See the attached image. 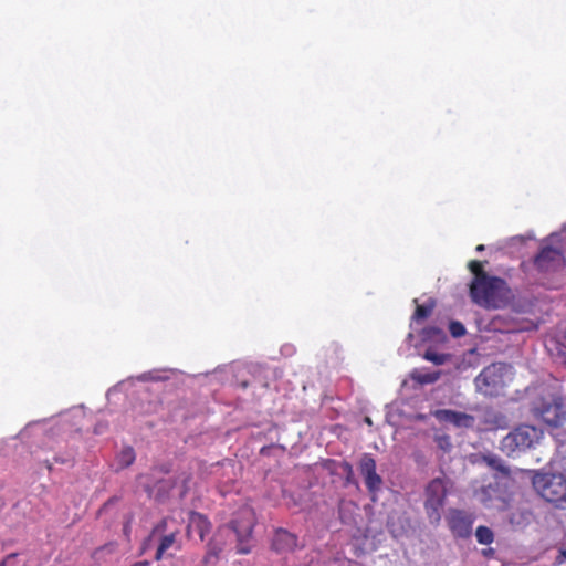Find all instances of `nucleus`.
<instances>
[{
  "mask_svg": "<svg viewBox=\"0 0 566 566\" xmlns=\"http://www.w3.org/2000/svg\"><path fill=\"white\" fill-rule=\"evenodd\" d=\"M168 520L165 517L160 520L153 528L151 534L145 541L144 545H147L157 533H164L167 528Z\"/></svg>",
  "mask_w": 566,
  "mask_h": 566,
  "instance_id": "obj_26",
  "label": "nucleus"
},
{
  "mask_svg": "<svg viewBox=\"0 0 566 566\" xmlns=\"http://www.w3.org/2000/svg\"><path fill=\"white\" fill-rule=\"evenodd\" d=\"M211 525L208 518L201 513H191L188 530H193L203 541L205 536L210 532Z\"/></svg>",
  "mask_w": 566,
  "mask_h": 566,
  "instance_id": "obj_14",
  "label": "nucleus"
},
{
  "mask_svg": "<svg viewBox=\"0 0 566 566\" xmlns=\"http://www.w3.org/2000/svg\"><path fill=\"white\" fill-rule=\"evenodd\" d=\"M15 556H17L15 554H10V555H8V556H7V557H6V558L0 563V566H10V563H11L12 560H14Z\"/></svg>",
  "mask_w": 566,
  "mask_h": 566,
  "instance_id": "obj_30",
  "label": "nucleus"
},
{
  "mask_svg": "<svg viewBox=\"0 0 566 566\" xmlns=\"http://www.w3.org/2000/svg\"><path fill=\"white\" fill-rule=\"evenodd\" d=\"M44 463H45L46 469L49 471H51L52 470V463L50 461H48V460Z\"/></svg>",
  "mask_w": 566,
  "mask_h": 566,
  "instance_id": "obj_34",
  "label": "nucleus"
},
{
  "mask_svg": "<svg viewBox=\"0 0 566 566\" xmlns=\"http://www.w3.org/2000/svg\"><path fill=\"white\" fill-rule=\"evenodd\" d=\"M440 376V371H423L421 369H413L410 373V378L420 385L433 384L439 380Z\"/></svg>",
  "mask_w": 566,
  "mask_h": 566,
  "instance_id": "obj_17",
  "label": "nucleus"
},
{
  "mask_svg": "<svg viewBox=\"0 0 566 566\" xmlns=\"http://www.w3.org/2000/svg\"><path fill=\"white\" fill-rule=\"evenodd\" d=\"M565 265L563 252L556 248L543 247L534 258V266L539 272H552Z\"/></svg>",
  "mask_w": 566,
  "mask_h": 566,
  "instance_id": "obj_9",
  "label": "nucleus"
},
{
  "mask_svg": "<svg viewBox=\"0 0 566 566\" xmlns=\"http://www.w3.org/2000/svg\"><path fill=\"white\" fill-rule=\"evenodd\" d=\"M468 269L473 274L470 283V296L476 305L488 310H497L510 304L513 294L505 280L489 275L483 269V262L478 260L470 261Z\"/></svg>",
  "mask_w": 566,
  "mask_h": 566,
  "instance_id": "obj_1",
  "label": "nucleus"
},
{
  "mask_svg": "<svg viewBox=\"0 0 566 566\" xmlns=\"http://www.w3.org/2000/svg\"><path fill=\"white\" fill-rule=\"evenodd\" d=\"M297 547V536L284 528L275 531L272 548L277 553L293 552Z\"/></svg>",
  "mask_w": 566,
  "mask_h": 566,
  "instance_id": "obj_12",
  "label": "nucleus"
},
{
  "mask_svg": "<svg viewBox=\"0 0 566 566\" xmlns=\"http://www.w3.org/2000/svg\"><path fill=\"white\" fill-rule=\"evenodd\" d=\"M339 468L345 474V483L346 484H355L357 485V480L355 479L353 465L348 461H342L339 463Z\"/></svg>",
  "mask_w": 566,
  "mask_h": 566,
  "instance_id": "obj_23",
  "label": "nucleus"
},
{
  "mask_svg": "<svg viewBox=\"0 0 566 566\" xmlns=\"http://www.w3.org/2000/svg\"><path fill=\"white\" fill-rule=\"evenodd\" d=\"M437 442H438L439 448H441L444 451H450L452 448L450 437L447 434L438 437Z\"/></svg>",
  "mask_w": 566,
  "mask_h": 566,
  "instance_id": "obj_27",
  "label": "nucleus"
},
{
  "mask_svg": "<svg viewBox=\"0 0 566 566\" xmlns=\"http://www.w3.org/2000/svg\"><path fill=\"white\" fill-rule=\"evenodd\" d=\"M475 516L460 509H450L446 516V521L453 537L467 539L472 534Z\"/></svg>",
  "mask_w": 566,
  "mask_h": 566,
  "instance_id": "obj_8",
  "label": "nucleus"
},
{
  "mask_svg": "<svg viewBox=\"0 0 566 566\" xmlns=\"http://www.w3.org/2000/svg\"><path fill=\"white\" fill-rule=\"evenodd\" d=\"M376 461L370 453H364L358 463L360 474L364 476L365 485L373 495L380 491L382 478L376 471Z\"/></svg>",
  "mask_w": 566,
  "mask_h": 566,
  "instance_id": "obj_10",
  "label": "nucleus"
},
{
  "mask_svg": "<svg viewBox=\"0 0 566 566\" xmlns=\"http://www.w3.org/2000/svg\"><path fill=\"white\" fill-rule=\"evenodd\" d=\"M423 358L429 361H432L436 365H442L446 363L447 359L444 354H439L431 350H427L423 355Z\"/></svg>",
  "mask_w": 566,
  "mask_h": 566,
  "instance_id": "obj_24",
  "label": "nucleus"
},
{
  "mask_svg": "<svg viewBox=\"0 0 566 566\" xmlns=\"http://www.w3.org/2000/svg\"><path fill=\"white\" fill-rule=\"evenodd\" d=\"M177 535H178V532H171L170 534L164 535L160 538V542H159V545L157 547V552L155 555L156 560H160L164 557L165 553L170 547H172V545L176 543Z\"/></svg>",
  "mask_w": 566,
  "mask_h": 566,
  "instance_id": "obj_18",
  "label": "nucleus"
},
{
  "mask_svg": "<svg viewBox=\"0 0 566 566\" xmlns=\"http://www.w3.org/2000/svg\"><path fill=\"white\" fill-rule=\"evenodd\" d=\"M449 332L453 337H461L465 334V327L458 321H452L449 324Z\"/></svg>",
  "mask_w": 566,
  "mask_h": 566,
  "instance_id": "obj_25",
  "label": "nucleus"
},
{
  "mask_svg": "<svg viewBox=\"0 0 566 566\" xmlns=\"http://www.w3.org/2000/svg\"><path fill=\"white\" fill-rule=\"evenodd\" d=\"M240 386H241L243 389H245V388H248V387H249V382H248V381H245V380H244V381H241V382H240Z\"/></svg>",
  "mask_w": 566,
  "mask_h": 566,
  "instance_id": "obj_33",
  "label": "nucleus"
},
{
  "mask_svg": "<svg viewBox=\"0 0 566 566\" xmlns=\"http://www.w3.org/2000/svg\"><path fill=\"white\" fill-rule=\"evenodd\" d=\"M54 462L60 464H73L74 460L72 457H54Z\"/></svg>",
  "mask_w": 566,
  "mask_h": 566,
  "instance_id": "obj_28",
  "label": "nucleus"
},
{
  "mask_svg": "<svg viewBox=\"0 0 566 566\" xmlns=\"http://www.w3.org/2000/svg\"><path fill=\"white\" fill-rule=\"evenodd\" d=\"M543 437V431L534 426L522 424L509 432L501 441V450L509 457H515L534 448Z\"/></svg>",
  "mask_w": 566,
  "mask_h": 566,
  "instance_id": "obj_3",
  "label": "nucleus"
},
{
  "mask_svg": "<svg viewBox=\"0 0 566 566\" xmlns=\"http://www.w3.org/2000/svg\"><path fill=\"white\" fill-rule=\"evenodd\" d=\"M130 566H148V562H137V563H134Z\"/></svg>",
  "mask_w": 566,
  "mask_h": 566,
  "instance_id": "obj_32",
  "label": "nucleus"
},
{
  "mask_svg": "<svg viewBox=\"0 0 566 566\" xmlns=\"http://www.w3.org/2000/svg\"><path fill=\"white\" fill-rule=\"evenodd\" d=\"M475 250H476L478 252L484 251V245H483V244H479V245L475 248Z\"/></svg>",
  "mask_w": 566,
  "mask_h": 566,
  "instance_id": "obj_35",
  "label": "nucleus"
},
{
  "mask_svg": "<svg viewBox=\"0 0 566 566\" xmlns=\"http://www.w3.org/2000/svg\"><path fill=\"white\" fill-rule=\"evenodd\" d=\"M533 521V512L525 506L517 507L512 511L509 516V522L514 527L524 528Z\"/></svg>",
  "mask_w": 566,
  "mask_h": 566,
  "instance_id": "obj_13",
  "label": "nucleus"
},
{
  "mask_svg": "<svg viewBox=\"0 0 566 566\" xmlns=\"http://www.w3.org/2000/svg\"><path fill=\"white\" fill-rule=\"evenodd\" d=\"M434 417L441 422L452 423L457 428H473L475 424V418L472 415L450 410L440 409L434 412Z\"/></svg>",
  "mask_w": 566,
  "mask_h": 566,
  "instance_id": "obj_11",
  "label": "nucleus"
},
{
  "mask_svg": "<svg viewBox=\"0 0 566 566\" xmlns=\"http://www.w3.org/2000/svg\"><path fill=\"white\" fill-rule=\"evenodd\" d=\"M482 554L483 556L490 558L494 555V549L493 548H485L482 551Z\"/></svg>",
  "mask_w": 566,
  "mask_h": 566,
  "instance_id": "obj_31",
  "label": "nucleus"
},
{
  "mask_svg": "<svg viewBox=\"0 0 566 566\" xmlns=\"http://www.w3.org/2000/svg\"><path fill=\"white\" fill-rule=\"evenodd\" d=\"M448 495V481L442 478L431 480L424 489L423 507L431 525H439L441 511Z\"/></svg>",
  "mask_w": 566,
  "mask_h": 566,
  "instance_id": "obj_4",
  "label": "nucleus"
},
{
  "mask_svg": "<svg viewBox=\"0 0 566 566\" xmlns=\"http://www.w3.org/2000/svg\"><path fill=\"white\" fill-rule=\"evenodd\" d=\"M564 562H566V549H560L558 556L556 557V563L563 564Z\"/></svg>",
  "mask_w": 566,
  "mask_h": 566,
  "instance_id": "obj_29",
  "label": "nucleus"
},
{
  "mask_svg": "<svg viewBox=\"0 0 566 566\" xmlns=\"http://www.w3.org/2000/svg\"><path fill=\"white\" fill-rule=\"evenodd\" d=\"M506 365L495 363L486 366L475 377L474 385L479 392L484 396H497L505 386L504 374Z\"/></svg>",
  "mask_w": 566,
  "mask_h": 566,
  "instance_id": "obj_6",
  "label": "nucleus"
},
{
  "mask_svg": "<svg viewBox=\"0 0 566 566\" xmlns=\"http://www.w3.org/2000/svg\"><path fill=\"white\" fill-rule=\"evenodd\" d=\"M533 411L552 427L562 426L566 419V411L564 410L562 399L554 396L538 399L534 402Z\"/></svg>",
  "mask_w": 566,
  "mask_h": 566,
  "instance_id": "obj_7",
  "label": "nucleus"
},
{
  "mask_svg": "<svg viewBox=\"0 0 566 566\" xmlns=\"http://www.w3.org/2000/svg\"><path fill=\"white\" fill-rule=\"evenodd\" d=\"M230 527L235 532L238 539L240 542V544L238 546V552L240 554H248L250 552V549L248 547L243 546V541L245 538L250 537V535L252 533V523L249 522L247 525H244L242 528H240L237 521H231Z\"/></svg>",
  "mask_w": 566,
  "mask_h": 566,
  "instance_id": "obj_15",
  "label": "nucleus"
},
{
  "mask_svg": "<svg viewBox=\"0 0 566 566\" xmlns=\"http://www.w3.org/2000/svg\"><path fill=\"white\" fill-rule=\"evenodd\" d=\"M434 308V302L431 301L427 304L417 305L412 315V319L419 322L429 317Z\"/></svg>",
  "mask_w": 566,
  "mask_h": 566,
  "instance_id": "obj_21",
  "label": "nucleus"
},
{
  "mask_svg": "<svg viewBox=\"0 0 566 566\" xmlns=\"http://www.w3.org/2000/svg\"><path fill=\"white\" fill-rule=\"evenodd\" d=\"M475 496L485 509L499 512L509 510L513 501V493L497 481L481 486Z\"/></svg>",
  "mask_w": 566,
  "mask_h": 566,
  "instance_id": "obj_5",
  "label": "nucleus"
},
{
  "mask_svg": "<svg viewBox=\"0 0 566 566\" xmlns=\"http://www.w3.org/2000/svg\"><path fill=\"white\" fill-rule=\"evenodd\" d=\"M536 493L558 510H566V474L557 471L536 472L532 478Z\"/></svg>",
  "mask_w": 566,
  "mask_h": 566,
  "instance_id": "obj_2",
  "label": "nucleus"
},
{
  "mask_svg": "<svg viewBox=\"0 0 566 566\" xmlns=\"http://www.w3.org/2000/svg\"><path fill=\"white\" fill-rule=\"evenodd\" d=\"M135 451L132 447L124 448L118 454V464L120 468H127L135 461Z\"/></svg>",
  "mask_w": 566,
  "mask_h": 566,
  "instance_id": "obj_22",
  "label": "nucleus"
},
{
  "mask_svg": "<svg viewBox=\"0 0 566 566\" xmlns=\"http://www.w3.org/2000/svg\"><path fill=\"white\" fill-rule=\"evenodd\" d=\"M475 537L480 544L490 545L494 541V533L490 527L480 525L475 531Z\"/></svg>",
  "mask_w": 566,
  "mask_h": 566,
  "instance_id": "obj_20",
  "label": "nucleus"
},
{
  "mask_svg": "<svg viewBox=\"0 0 566 566\" xmlns=\"http://www.w3.org/2000/svg\"><path fill=\"white\" fill-rule=\"evenodd\" d=\"M483 461L492 469L502 473L503 475H510V469L504 464V462L497 457L493 454H488L483 457Z\"/></svg>",
  "mask_w": 566,
  "mask_h": 566,
  "instance_id": "obj_19",
  "label": "nucleus"
},
{
  "mask_svg": "<svg viewBox=\"0 0 566 566\" xmlns=\"http://www.w3.org/2000/svg\"><path fill=\"white\" fill-rule=\"evenodd\" d=\"M365 421H366V423L371 424L370 418L366 417Z\"/></svg>",
  "mask_w": 566,
  "mask_h": 566,
  "instance_id": "obj_36",
  "label": "nucleus"
},
{
  "mask_svg": "<svg viewBox=\"0 0 566 566\" xmlns=\"http://www.w3.org/2000/svg\"><path fill=\"white\" fill-rule=\"evenodd\" d=\"M549 465L552 470L566 474V443L558 446Z\"/></svg>",
  "mask_w": 566,
  "mask_h": 566,
  "instance_id": "obj_16",
  "label": "nucleus"
}]
</instances>
